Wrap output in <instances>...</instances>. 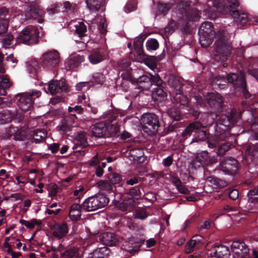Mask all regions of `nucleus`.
I'll return each instance as SVG.
<instances>
[{
  "mask_svg": "<svg viewBox=\"0 0 258 258\" xmlns=\"http://www.w3.org/2000/svg\"><path fill=\"white\" fill-rule=\"evenodd\" d=\"M199 33L200 35L216 38L214 59L216 61H221L223 67H226L228 64L225 61L230 56L231 50L226 33L224 31H219L216 33L212 23L210 22L203 23L200 27Z\"/></svg>",
  "mask_w": 258,
  "mask_h": 258,
  "instance_id": "nucleus-1",
  "label": "nucleus"
},
{
  "mask_svg": "<svg viewBox=\"0 0 258 258\" xmlns=\"http://www.w3.org/2000/svg\"><path fill=\"white\" fill-rule=\"evenodd\" d=\"M217 120L215 125V138L217 142L225 141L226 142L218 145L217 153L221 156L227 152L232 146V144L228 142L229 138V130L236 122L238 116L236 110L232 109L228 114H221L217 115Z\"/></svg>",
  "mask_w": 258,
  "mask_h": 258,
  "instance_id": "nucleus-2",
  "label": "nucleus"
},
{
  "mask_svg": "<svg viewBox=\"0 0 258 258\" xmlns=\"http://www.w3.org/2000/svg\"><path fill=\"white\" fill-rule=\"evenodd\" d=\"M239 6V0H215L213 2V7L219 13L231 15L237 23L244 26L248 21L247 16L239 12L237 10Z\"/></svg>",
  "mask_w": 258,
  "mask_h": 258,
  "instance_id": "nucleus-3",
  "label": "nucleus"
},
{
  "mask_svg": "<svg viewBox=\"0 0 258 258\" xmlns=\"http://www.w3.org/2000/svg\"><path fill=\"white\" fill-rule=\"evenodd\" d=\"M109 198L104 194H97L86 199L82 203L83 210L92 212L105 207L109 203Z\"/></svg>",
  "mask_w": 258,
  "mask_h": 258,
  "instance_id": "nucleus-4",
  "label": "nucleus"
},
{
  "mask_svg": "<svg viewBox=\"0 0 258 258\" xmlns=\"http://www.w3.org/2000/svg\"><path fill=\"white\" fill-rule=\"evenodd\" d=\"M141 122L143 131L150 136L155 135L160 127L159 117L155 113H144Z\"/></svg>",
  "mask_w": 258,
  "mask_h": 258,
  "instance_id": "nucleus-5",
  "label": "nucleus"
},
{
  "mask_svg": "<svg viewBox=\"0 0 258 258\" xmlns=\"http://www.w3.org/2000/svg\"><path fill=\"white\" fill-rule=\"evenodd\" d=\"M41 94L40 91L18 94L15 96V100L17 101V104L19 107L25 112L33 107L34 100L39 97Z\"/></svg>",
  "mask_w": 258,
  "mask_h": 258,
  "instance_id": "nucleus-6",
  "label": "nucleus"
},
{
  "mask_svg": "<svg viewBox=\"0 0 258 258\" xmlns=\"http://www.w3.org/2000/svg\"><path fill=\"white\" fill-rule=\"evenodd\" d=\"M39 32L37 28L29 26L18 34L16 41L18 43L28 45L36 44L39 41Z\"/></svg>",
  "mask_w": 258,
  "mask_h": 258,
  "instance_id": "nucleus-7",
  "label": "nucleus"
},
{
  "mask_svg": "<svg viewBox=\"0 0 258 258\" xmlns=\"http://www.w3.org/2000/svg\"><path fill=\"white\" fill-rule=\"evenodd\" d=\"M60 61V54L56 50L48 51L44 53L40 58L41 66L49 69L57 68Z\"/></svg>",
  "mask_w": 258,
  "mask_h": 258,
  "instance_id": "nucleus-8",
  "label": "nucleus"
},
{
  "mask_svg": "<svg viewBox=\"0 0 258 258\" xmlns=\"http://www.w3.org/2000/svg\"><path fill=\"white\" fill-rule=\"evenodd\" d=\"M144 243L145 240L132 236L123 242L122 248L132 255H134L140 250L141 246Z\"/></svg>",
  "mask_w": 258,
  "mask_h": 258,
  "instance_id": "nucleus-9",
  "label": "nucleus"
},
{
  "mask_svg": "<svg viewBox=\"0 0 258 258\" xmlns=\"http://www.w3.org/2000/svg\"><path fill=\"white\" fill-rule=\"evenodd\" d=\"M220 168L222 171L227 174L234 175L237 173L238 163L233 157H225L221 162Z\"/></svg>",
  "mask_w": 258,
  "mask_h": 258,
  "instance_id": "nucleus-10",
  "label": "nucleus"
},
{
  "mask_svg": "<svg viewBox=\"0 0 258 258\" xmlns=\"http://www.w3.org/2000/svg\"><path fill=\"white\" fill-rule=\"evenodd\" d=\"M231 249L234 253L235 258H249V249L247 245L241 240H236L232 242Z\"/></svg>",
  "mask_w": 258,
  "mask_h": 258,
  "instance_id": "nucleus-11",
  "label": "nucleus"
},
{
  "mask_svg": "<svg viewBox=\"0 0 258 258\" xmlns=\"http://www.w3.org/2000/svg\"><path fill=\"white\" fill-rule=\"evenodd\" d=\"M75 142L73 149L76 150L75 151V154L79 153L81 156H84L85 150L82 149L89 145L86 133L82 131L78 132L76 136Z\"/></svg>",
  "mask_w": 258,
  "mask_h": 258,
  "instance_id": "nucleus-12",
  "label": "nucleus"
},
{
  "mask_svg": "<svg viewBox=\"0 0 258 258\" xmlns=\"http://www.w3.org/2000/svg\"><path fill=\"white\" fill-rule=\"evenodd\" d=\"M44 12L36 4L31 5L25 12L26 20H36L39 23L44 21Z\"/></svg>",
  "mask_w": 258,
  "mask_h": 258,
  "instance_id": "nucleus-13",
  "label": "nucleus"
},
{
  "mask_svg": "<svg viewBox=\"0 0 258 258\" xmlns=\"http://www.w3.org/2000/svg\"><path fill=\"white\" fill-rule=\"evenodd\" d=\"M206 98L211 108L218 112L222 110L224 100L220 94L209 92L207 94Z\"/></svg>",
  "mask_w": 258,
  "mask_h": 258,
  "instance_id": "nucleus-14",
  "label": "nucleus"
},
{
  "mask_svg": "<svg viewBox=\"0 0 258 258\" xmlns=\"http://www.w3.org/2000/svg\"><path fill=\"white\" fill-rule=\"evenodd\" d=\"M206 123L204 120H196L189 123L181 134L180 139L181 142H183L190 137L192 133L198 130L204 128Z\"/></svg>",
  "mask_w": 258,
  "mask_h": 258,
  "instance_id": "nucleus-15",
  "label": "nucleus"
},
{
  "mask_svg": "<svg viewBox=\"0 0 258 258\" xmlns=\"http://www.w3.org/2000/svg\"><path fill=\"white\" fill-rule=\"evenodd\" d=\"M14 136L16 141H23L26 137V133L22 129L9 126L5 128V132L2 134L3 138L9 139Z\"/></svg>",
  "mask_w": 258,
  "mask_h": 258,
  "instance_id": "nucleus-16",
  "label": "nucleus"
},
{
  "mask_svg": "<svg viewBox=\"0 0 258 258\" xmlns=\"http://www.w3.org/2000/svg\"><path fill=\"white\" fill-rule=\"evenodd\" d=\"M150 79V76L144 75L138 78L130 77L129 81L132 84L136 85L137 88L141 90H148L151 87Z\"/></svg>",
  "mask_w": 258,
  "mask_h": 258,
  "instance_id": "nucleus-17",
  "label": "nucleus"
},
{
  "mask_svg": "<svg viewBox=\"0 0 258 258\" xmlns=\"http://www.w3.org/2000/svg\"><path fill=\"white\" fill-rule=\"evenodd\" d=\"M48 90L52 95H54L59 92H68L69 87L64 80L53 81L49 83Z\"/></svg>",
  "mask_w": 258,
  "mask_h": 258,
  "instance_id": "nucleus-18",
  "label": "nucleus"
},
{
  "mask_svg": "<svg viewBox=\"0 0 258 258\" xmlns=\"http://www.w3.org/2000/svg\"><path fill=\"white\" fill-rule=\"evenodd\" d=\"M195 160L202 166H211L217 162V158L214 156L209 155L207 151H203L198 153L196 156Z\"/></svg>",
  "mask_w": 258,
  "mask_h": 258,
  "instance_id": "nucleus-19",
  "label": "nucleus"
},
{
  "mask_svg": "<svg viewBox=\"0 0 258 258\" xmlns=\"http://www.w3.org/2000/svg\"><path fill=\"white\" fill-rule=\"evenodd\" d=\"M183 12L185 13L186 19L188 21H197L200 18V12L198 9L190 7L188 2L183 4Z\"/></svg>",
  "mask_w": 258,
  "mask_h": 258,
  "instance_id": "nucleus-20",
  "label": "nucleus"
},
{
  "mask_svg": "<svg viewBox=\"0 0 258 258\" xmlns=\"http://www.w3.org/2000/svg\"><path fill=\"white\" fill-rule=\"evenodd\" d=\"M210 254L213 258H229L230 251L227 246L221 244L214 246Z\"/></svg>",
  "mask_w": 258,
  "mask_h": 258,
  "instance_id": "nucleus-21",
  "label": "nucleus"
},
{
  "mask_svg": "<svg viewBox=\"0 0 258 258\" xmlns=\"http://www.w3.org/2000/svg\"><path fill=\"white\" fill-rule=\"evenodd\" d=\"M99 240L104 245L112 246L116 245L119 242L117 236L112 232H104L99 235Z\"/></svg>",
  "mask_w": 258,
  "mask_h": 258,
  "instance_id": "nucleus-22",
  "label": "nucleus"
},
{
  "mask_svg": "<svg viewBox=\"0 0 258 258\" xmlns=\"http://www.w3.org/2000/svg\"><path fill=\"white\" fill-rule=\"evenodd\" d=\"M107 53L102 48L93 49L89 56V59L92 64H97L105 59Z\"/></svg>",
  "mask_w": 258,
  "mask_h": 258,
  "instance_id": "nucleus-23",
  "label": "nucleus"
},
{
  "mask_svg": "<svg viewBox=\"0 0 258 258\" xmlns=\"http://www.w3.org/2000/svg\"><path fill=\"white\" fill-rule=\"evenodd\" d=\"M225 79L227 80L229 83L233 85L235 90L238 88L240 85L245 84V79L244 76H241L239 77L238 75L235 73H229L227 74Z\"/></svg>",
  "mask_w": 258,
  "mask_h": 258,
  "instance_id": "nucleus-24",
  "label": "nucleus"
},
{
  "mask_svg": "<svg viewBox=\"0 0 258 258\" xmlns=\"http://www.w3.org/2000/svg\"><path fill=\"white\" fill-rule=\"evenodd\" d=\"M111 253L110 249L106 246L97 247L89 253L87 258H109Z\"/></svg>",
  "mask_w": 258,
  "mask_h": 258,
  "instance_id": "nucleus-25",
  "label": "nucleus"
},
{
  "mask_svg": "<svg viewBox=\"0 0 258 258\" xmlns=\"http://www.w3.org/2000/svg\"><path fill=\"white\" fill-rule=\"evenodd\" d=\"M107 124L104 122H100L94 125L92 130V135L98 138H106Z\"/></svg>",
  "mask_w": 258,
  "mask_h": 258,
  "instance_id": "nucleus-26",
  "label": "nucleus"
},
{
  "mask_svg": "<svg viewBox=\"0 0 258 258\" xmlns=\"http://www.w3.org/2000/svg\"><path fill=\"white\" fill-rule=\"evenodd\" d=\"M166 88L156 87L152 93V97L155 101L162 102L167 99V94Z\"/></svg>",
  "mask_w": 258,
  "mask_h": 258,
  "instance_id": "nucleus-27",
  "label": "nucleus"
},
{
  "mask_svg": "<svg viewBox=\"0 0 258 258\" xmlns=\"http://www.w3.org/2000/svg\"><path fill=\"white\" fill-rule=\"evenodd\" d=\"M143 186V183H141L139 184L132 186L128 189H125V193L131 196V198H133L135 201L140 199L142 196V194L141 189Z\"/></svg>",
  "mask_w": 258,
  "mask_h": 258,
  "instance_id": "nucleus-28",
  "label": "nucleus"
},
{
  "mask_svg": "<svg viewBox=\"0 0 258 258\" xmlns=\"http://www.w3.org/2000/svg\"><path fill=\"white\" fill-rule=\"evenodd\" d=\"M168 84L172 89V95L182 92L183 85L178 78L174 77H170L168 81Z\"/></svg>",
  "mask_w": 258,
  "mask_h": 258,
  "instance_id": "nucleus-29",
  "label": "nucleus"
},
{
  "mask_svg": "<svg viewBox=\"0 0 258 258\" xmlns=\"http://www.w3.org/2000/svg\"><path fill=\"white\" fill-rule=\"evenodd\" d=\"M68 227L67 223L56 224L53 231V235L58 238H62L68 233Z\"/></svg>",
  "mask_w": 258,
  "mask_h": 258,
  "instance_id": "nucleus-30",
  "label": "nucleus"
},
{
  "mask_svg": "<svg viewBox=\"0 0 258 258\" xmlns=\"http://www.w3.org/2000/svg\"><path fill=\"white\" fill-rule=\"evenodd\" d=\"M135 201L132 198H124L122 201L119 204L118 209L119 210L125 211H131L135 207Z\"/></svg>",
  "mask_w": 258,
  "mask_h": 258,
  "instance_id": "nucleus-31",
  "label": "nucleus"
},
{
  "mask_svg": "<svg viewBox=\"0 0 258 258\" xmlns=\"http://www.w3.org/2000/svg\"><path fill=\"white\" fill-rule=\"evenodd\" d=\"M61 258H81L78 247L71 246L66 249L60 254Z\"/></svg>",
  "mask_w": 258,
  "mask_h": 258,
  "instance_id": "nucleus-32",
  "label": "nucleus"
},
{
  "mask_svg": "<svg viewBox=\"0 0 258 258\" xmlns=\"http://www.w3.org/2000/svg\"><path fill=\"white\" fill-rule=\"evenodd\" d=\"M86 3L91 11L97 12L105 5L106 0H86Z\"/></svg>",
  "mask_w": 258,
  "mask_h": 258,
  "instance_id": "nucleus-33",
  "label": "nucleus"
},
{
  "mask_svg": "<svg viewBox=\"0 0 258 258\" xmlns=\"http://www.w3.org/2000/svg\"><path fill=\"white\" fill-rule=\"evenodd\" d=\"M248 202L251 204L250 206L258 207V188H255L248 191L247 194Z\"/></svg>",
  "mask_w": 258,
  "mask_h": 258,
  "instance_id": "nucleus-34",
  "label": "nucleus"
},
{
  "mask_svg": "<svg viewBox=\"0 0 258 258\" xmlns=\"http://www.w3.org/2000/svg\"><path fill=\"white\" fill-rule=\"evenodd\" d=\"M144 151L140 148H133L130 150L129 156L133 160L139 162H143L145 159Z\"/></svg>",
  "mask_w": 258,
  "mask_h": 258,
  "instance_id": "nucleus-35",
  "label": "nucleus"
},
{
  "mask_svg": "<svg viewBox=\"0 0 258 258\" xmlns=\"http://www.w3.org/2000/svg\"><path fill=\"white\" fill-rule=\"evenodd\" d=\"M84 61V57L76 55L70 57L67 62V66L70 69H72L79 66Z\"/></svg>",
  "mask_w": 258,
  "mask_h": 258,
  "instance_id": "nucleus-36",
  "label": "nucleus"
},
{
  "mask_svg": "<svg viewBox=\"0 0 258 258\" xmlns=\"http://www.w3.org/2000/svg\"><path fill=\"white\" fill-rule=\"evenodd\" d=\"M14 117V112H12L9 110H4L0 112V124L8 123Z\"/></svg>",
  "mask_w": 258,
  "mask_h": 258,
  "instance_id": "nucleus-37",
  "label": "nucleus"
},
{
  "mask_svg": "<svg viewBox=\"0 0 258 258\" xmlns=\"http://www.w3.org/2000/svg\"><path fill=\"white\" fill-rule=\"evenodd\" d=\"M151 86L155 85L156 87L166 88V84L161 78L157 74L152 75L149 74Z\"/></svg>",
  "mask_w": 258,
  "mask_h": 258,
  "instance_id": "nucleus-38",
  "label": "nucleus"
},
{
  "mask_svg": "<svg viewBox=\"0 0 258 258\" xmlns=\"http://www.w3.org/2000/svg\"><path fill=\"white\" fill-rule=\"evenodd\" d=\"M33 140L36 143H39L47 136V132L44 129L35 130L33 131Z\"/></svg>",
  "mask_w": 258,
  "mask_h": 258,
  "instance_id": "nucleus-39",
  "label": "nucleus"
},
{
  "mask_svg": "<svg viewBox=\"0 0 258 258\" xmlns=\"http://www.w3.org/2000/svg\"><path fill=\"white\" fill-rule=\"evenodd\" d=\"M168 116L173 121H178L181 120V115L180 110L175 107H172L167 111Z\"/></svg>",
  "mask_w": 258,
  "mask_h": 258,
  "instance_id": "nucleus-40",
  "label": "nucleus"
},
{
  "mask_svg": "<svg viewBox=\"0 0 258 258\" xmlns=\"http://www.w3.org/2000/svg\"><path fill=\"white\" fill-rule=\"evenodd\" d=\"M173 100L174 103L179 104L180 105L185 106L188 103V100L186 96L183 95L182 93H177L172 95Z\"/></svg>",
  "mask_w": 258,
  "mask_h": 258,
  "instance_id": "nucleus-41",
  "label": "nucleus"
},
{
  "mask_svg": "<svg viewBox=\"0 0 258 258\" xmlns=\"http://www.w3.org/2000/svg\"><path fill=\"white\" fill-rule=\"evenodd\" d=\"M119 125L117 123L112 124L110 126L107 125L106 133V138L116 137L118 136Z\"/></svg>",
  "mask_w": 258,
  "mask_h": 258,
  "instance_id": "nucleus-42",
  "label": "nucleus"
},
{
  "mask_svg": "<svg viewBox=\"0 0 258 258\" xmlns=\"http://www.w3.org/2000/svg\"><path fill=\"white\" fill-rule=\"evenodd\" d=\"M196 134L195 137L193 138L190 142V144L199 141H204L208 138L209 134L206 131H203L202 129L198 130L195 132Z\"/></svg>",
  "mask_w": 258,
  "mask_h": 258,
  "instance_id": "nucleus-43",
  "label": "nucleus"
},
{
  "mask_svg": "<svg viewBox=\"0 0 258 258\" xmlns=\"http://www.w3.org/2000/svg\"><path fill=\"white\" fill-rule=\"evenodd\" d=\"M76 30L75 33L78 35L79 37H82L86 35L85 33L87 32V26L83 22H79L75 26Z\"/></svg>",
  "mask_w": 258,
  "mask_h": 258,
  "instance_id": "nucleus-44",
  "label": "nucleus"
},
{
  "mask_svg": "<svg viewBox=\"0 0 258 258\" xmlns=\"http://www.w3.org/2000/svg\"><path fill=\"white\" fill-rule=\"evenodd\" d=\"M214 37H211L208 35H200L199 42L203 47H208L212 44Z\"/></svg>",
  "mask_w": 258,
  "mask_h": 258,
  "instance_id": "nucleus-45",
  "label": "nucleus"
},
{
  "mask_svg": "<svg viewBox=\"0 0 258 258\" xmlns=\"http://www.w3.org/2000/svg\"><path fill=\"white\" fill-rule=\"evenodd\" d=\"M209 180L217 188H222L226 186L227 183L225 181L214 176H209Z\"/></svg>",
  "mask_w": 258,
  "mask_h": 258,
  "instance_id": "nucleus-46",
  "label": "nucleus"
},
{
  "mask_svg": "<svg viewBox=\"0 0 258 258\" xmlns=\"http://www.w3.org/2000/svg\"><path fill=\"white\" fill-rule=\"evenodd\" d=\"M108 178L112 184L119 183L122 180V176L116 172H112L108 174Z\"/></svg>",
  "mask_w": 258,
  "mask_h": 258,
  "instance_id": "nucleus-47",
  "label": "nucleus"
},
{
  "mask_svg": "<svg viewBox=\"0 0 258 258\" xmlns=\"http://www.w3.org/2000/svg\"><path fill=\"white\" fill-rule=\"evenodd\" d=\"M146 46L148 50H156L159 48V44L157 39L151 38L146 41Z\"/></svg>",
  "mask_w": 258,
  "mask_h": 258,
  "instance_id": "nucleus-48",
  "label": "nucleus"
},
{
  "mask_svg": "<svg viewBox=\"0 0 258 258\" xmlns=\"http://www.w3.org/2000/svg\"><path fill=\"white\" fill-rule=\"evenodd\" d=\"M62 5L61 3H56L51 5L50 7L47 9V12L49 15H53L59 13Z\"/></svg>",
  "mask_w": 258,
  "mask_h": 258,
  "instance_id": "nucleus-49",
  "label": "nucleus"
},
{
  "mask_svg": "<svg viewBox=\"0 0 258 258\" xmlns=\"http://www.w3.org/2000/svg\"><path fill=\"white\" fill-rule=\"evenodd\" d=\"M192 116L196 117L195 120H204V122L206 123L205 127L207 125V122L205 121V119L208 117V114L206 113H201L200 111L198 110L194 109L191 113Z\"/></svg>",
  "mask_w": 258,
  "mask_h": 258,
  "instance_id": "nucleus-50",
  "label": "nucleus"
},
{
  "mask_svg": "<svg viewBox=\"0 0 258 258\" xmlns=\"http://www.w3.org/2000/svg\"><path fill=\"white\" fill-rule=\"evenodd\" d=\"M98 184L100 189L108 191H113L115 188V187L111 185L112 184L110 182L109 183L106 181L101 180L99 182Z\"/></svg>",
  "mask_w": 258,
  "mask_h": 258,
  "instance_id": "nucleus-51",
  "label": "nucleus"
},
{
  "mask_svg": "<svg viewBox=\"0 0 258 258\" xmlns=\"http://www.w3.org/2000/svg\"><path fill=\"white\" fill-rule=\"evenodd\" d=\"M246 154L250 155L253 158H258V143L248 147L246 150Z\"/></svg>",
  "mask_w": 258,
  "mask_h": 258,
  "instance_id": "nucleus-52",
  "label": "nucleus"
},
{
  "mask_svg": "<svg viewBox=\"0 0 258 258\" xmlns=\"http://www.w3.org/2000/svg\"><path fill=\"white\" fill-rule=\"evenodd\" d=\"M93 85V82H80L76 85V89L78 91H87L90 87Z\"/></svg>",
  "mask_w": 258,
  "mask_h": 258,
  "instance_id": "nucleus-53",
  "label": "nucleus"
},
{
  "mask_svg": "<svg viewBox=\"0 0 258 258\" xmlns=\"http://www.w3.org/2000/svg\"><path fill=\"white\" fill-rule=\"evenodd\" d=\"M93 81L91 82H93V85H102L104 81V76L102 73H97L95 74L93 76Z\"/></svg>",
  "mask_w": 258,
  "mask_h": 258,
  "instance_id": "nucleus-54",
  "label": "nucleus"
},
{
  "mask_svg": "<svg viewBox=\"0 0 258 258\" xmlns=\"http://www.w3.org/2000/svg\"><path fill=\"white\" fill-rule=\"evenodd\" d=\"M179 126L180 125L177 121L172 120V122L170 123L167 127L164 128L165 134H168L172 132H176Z\"/></svg>",
  "mask_w": 258,
  "mask_h": 258,
  "instance_id": "nucleus-55",
  "label": "nucleus"
},
{
  "mask_svg": "<svg viewBox=\"0 0 258 258\" xmlns=\"http://www.w3.org/2000/svg\"><path fill=\"white\" fill-rule=\"evenodd\" d=\"M143 59L144 60L145 63L150 68L156 66V61L154 56L146 55Z\"/></svg>",
  "mask_w": 258,
  "mask_h": 258,
  "instance_id": "nucleus-56",
  "label": "nucleus"
},
{
  "mask_svg": "<svg viewBox=\"0 0 258 258\" xmlns=\"http://www.w3.org/2000/svg\"><path fill=\"white\" fill-rule=\"evenodd\" d=\"M248 128L252 133L253 137L256 140H258V123L255 122L250 123Z\"/></svg>",
  "mask_w": 258,
  "mask_h": 258,
  "instance_id": "nucleus-57",
  "label": "nucleus"
},
{
  "mask_svg": "<svg viewBox=\"0 0 258 258\" xmlns=\"http://www.w3.org/2000/svg\"><path fill=\"white\" fill-rule=\"evenodd\" d=\"M140 179L141 177L138 175L131 176L127 179L125 184L133 186L139 183Z\"/></svg>",
  "mask_w": 258,
  "mask_h": 258,
  "instance_id": "nucleus-58",
  "label": "nucleus"
},
{
  "mask_svg": "<svg viewBox=\"0 0 258 258\" xmlns=\"http://www.w3.org/2000/svg\"><path fill=\"white\" fill-rule=\"evenodd\" d=\"M245 84L242 85H240V86L238 87V88L236 90V91H240L242 93L243 96L246 98L248 99L249 98L251 95L249 92L248 90L246 88V80H245Z\"/></svg>",
  "mask_w": 258,
  "mask_h": 258,
  "instance_id": "nucleus-59",
  "label": "nucleus"
},
{
  "mask_svg": "<svg viewBox=\"0 0 258 258\" xmlns=\"http://www.w3.org/2000/svg\"><path fill=\"white\" fill-rule=\"evenodd\" d=\"M148 215L144 209H137L136 211L135 214V218L136 219H139L141 220L145 219Z\"/></svg>",
  "mask_w": 258,
  "mask_h": 258,
  "instance_id": "nucleus-60",
  "label": "nucleus"
},
{
  "mask_svg": "<svg viewBox=\"0 0 258 258\" xmlns=\"http://www.w3.org/2000/svg\"><path fill=\"white\" fill-rule=\"evenodd\" d=\"M13 39L14 37L11 34L6 35L2 40L3 46L7 48L10 46L12 44V41H13Z\"/></svg>",
  "mask_w": 258,
  "mask_h": 258,
  "instance_id": "nucleus-61",
  "label": "nucleus"
},
{
  "mask_svg": "<svg viewBox=\"0 0 258 258\" xmlns=\"http://www.w3.org/2000/svg\"><path fill=\"white\" fill-rule=\"evenodd\" d=\"M107 24L105 19H101L98 25V29L102 34H105L107 32Z\"/></svg>",
  "mask_w": 258,
  "mask_h": 258,
  "instance_id": "nucleus-62",
  "label": "nucleus"
},
{
  "mask_svg": "<svg viewBox=\"0 0 258 258\" xmlns=\"http://www.w3.org/2000/svg\"><path fill=\"white\" fill-rule=\"evenodd\" d=\"M195 240H190L186 244L185 247V252L186 253H190L194 250V247L197 245L195 244Z\"/></svg>",
  "mask_w": 258,
  "mask_h": 258,
  "instance_id": "nucleus-63",
  "label": "nucleus"
},
{
  "mask_svg": "<svg viewBox=\"0 0 258 258\" xmlns=\"http://www.w3.org/2000/svg\"><path fill=\"white\" fill-rule=\"evenodd\" d=\"M9 15V11L8 8L5 7L0 8V20L4 19L8 20Z\"/></svg>",
  "mask_w": 258,
  "mask_h": 258,
  "instance_id": "nucleus-64",
  "label": "nucleus"
}]
</instances>
